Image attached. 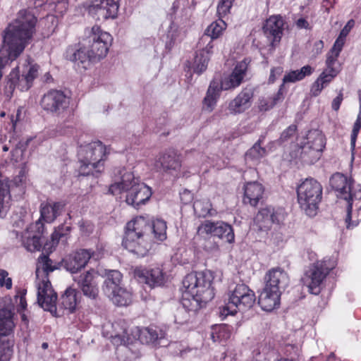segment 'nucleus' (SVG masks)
Segmentation results:
<instances>
[{"instance_id": "obj_56", "label": "nucleus", "mask_w": 361, "mask_h": 361, "mask_svg": "<svg viewBox=\"0 0 361 361\" xmlns=\"http://www.w3.org/2000/svg\"><path fill=\"white\" fill-rule=\"evenodd\" d=\"M190 313L185 311V309L179 308L175 314V322L179 324H183L189 321Z\"/></svg>"}, {"instance_id": "obj_37", "label": "nucleus", "mask_w": 361, "mask_h": 361, "mask_svg": "<svg viewBox=\"0 0 361 361\" xmlns=\"http://www.w3.org/2000/svg\"><path fill=\"white\" fill-rule=\"evenodd\" d=\"M57 269V265L47 255L41 254L37 259L36 267V276L37 278L45 276L46 278L50 272Z\"/></svg>"}, {"instance_id": "obj_13", "label": "nucleus", "mask_w": 361, "mask_h": 361, "mask_svg": "<svg viewBox=\"0 0 361 361\" xmlns=\"http://www.w3.org/2000/svg\"><path fill=\"white\" fill-rule=\"evenodd\" d=\"M131 334L133 338L128 336L126 340L121 338L120 336H116L114 337L113 342L117 345H128L133 343L136 340H139L142 343L155 344L165 336L163 331L152 326L142 329L135 327L132 329Z\"/></svg>"}, {"instance_id": "obj_61", "label": "nucleus", "mask_w": 361, "mask_h": 361, "mask_svg": "<svg viewBox=\"0 0 361 361\" xmlns=\"http://www.w3.org/2000/svg\"><path fill=\"white\" fill-rule=\"evenodd\" d=\"M314 68L310 65H306L302 67L300 70H298L300 75L302 79L305 78L306 76L311 75L314 72Z\"/></svg>"}, {"instance_id": "obj_35", "label": "nucleus", "mask_w": 361, "mask_h": 361, "mask_svg": "<svg viewBox=\"0 0 361 361\" xmlns=\"http://www.w3.org/2000/svg\"><path fill=\"white\" fill-rule=\"evenodd\" d=\"M35 8L44 7V9L54 11L59 14H63L68 8L67 0H32Z\"/></svg>"}, {"instance_id": "obj_40", "label": "nucleus", "mask_w": 361, "mask_h": 361, "mask_svg": "<svg viewBox=\"0 0 361 361\" xmlns=\"http://www.w3.org/2000/svg\"><path fill=\"white\" fill-rule=\"evenodd\" d=\"M114 293L107 295L114 303L119 306L128 305L132 301V294L130 291L120 286L114 288Z\"/></svg>"}, {"instance_id": "obj_41", "label": "nucleus", "mask_w": 361, "mask_h": 361, "mask_svg": "<svg viewBox=\"0 0 361 361\" xmlns=\"http://www.w3.org/2000/svg\"><path fill=\"white\" fill-rule=\"evenodd\" d=\"M122 279V274L117 270H110L107 274L106 279L104 281L103 291L106 295L114 293V288L119 286Z\"/></svg>"}, {"instance_id": "obj_29", "label": "nucleus", "mask_w": 361, "mask_h": 361, "mask_svg": "<svg viewBox=\"0 0 361 361\" xmlns=\"http://www.w3.org/2000/svg\"><path fill=\"white\" fill-rule=\"evenodd\" d=\"M281 295L278 292L264 287L259 297L258 303L263 310L272 311L279 307Z\"/></svg>"}, {"instance_id": "obj_55", "label": "nucleus", "mask_w": 361, "mask_h": 361, "mask_svg": "<svg viewBox=\"0 0 361 361\" xmlns=\"http://www.w3.org/2000/svg\"><path fill=\"white\" fill-rule=\"evenodd\" d=\"M338 75V73L325 68L317 78L326 87Z\"/></svg>"}, {"instance_id": "obj_32", "label": "nucleus", "mask_w": 361, "mask_h": 361, "mask_svg": "<svg viewBox=\"0 0 361 361\" xmlns=\"http://www.w3.org/2000/svg\"><path fill=\"white\" fill-rule=\"evenodd\" d=\"M207 302L202 300V297L197 293H190L188 290L184 289L181 309H185V311L190 313H195L201 307L202 303L205 304Z\"/></svg>"}, {"instance_id": "obj_62", "label": "nucleus", "mask_w": 361, "mask_h": 361, "mask_svg": "<svg viewBox=\"0 0 361 361\" xmlns=\"http://www.w3.org/2000/svg\"><path fill=\"white\" fill-rule=\"evenodd\" d=\"M283 72L282 68L276 67L273 68L271 70L270 75H269V82H274L276 78V75H280Z\"/></svg>"}, {"instance_id": "obj_30", "label": "nucleus", "mask_w": 361, "mask_h": 361, "mask_svg": "<svg viewBox=\"0 0 361 361\" xmlns=\"http://www.w3.org/2000/svg\"><path fill=\"white\" fill-rule=\"evenodd\" d=\"M158 162L160 163L161 169L169 173L178 172L181 167L180 156L173 150H169L162 154Z\"/></svg>"}, {"instance_id": "obj_22", "label": "nucleus", "mask_w": 361, "mask_h": 361, "mask_svg": "<svg viewBox=\"0 0 361 361\" xmlns=\"http://www.w3.org/2000/svg\"><path fill=\"white\" fill-rule=\"evenodd\" d=\"M265 287L281 294L289 282L287 273L281 268H273L265 275Z\"/></svg>"}, {"instance_id": "obj_7", "label": "nucleus", "mask_w": 361, "mask_h": 361, "mask_svg": "<svg viewBox=\"0 0 361 361\" xmlns=\"http://www.w3.org/2000/svg\"><path fill=\"white\" fill-rule=\"evenodd\" d=\"M39 66L30 62L24 66L22 74H20L18 67L13 68L6 78L5 94L8 98L13 96L16 88L20 91H27L32 85L33 80L37 77Z\"/></svg>"}, {"instance_id": "obj_21", "label": "nucleus", "mask_w": 361, "mask_h": 361, "mask_svg": "<svg viewBox=\"0 0 361 361\" xmlns=\"http://www.w3.org/2000/svg\"><path fill=\"white\" fill-rule=\"evenodd\" d=\"M254 91L251 87L243 89L236 97L230 101L227 109L230 114L237 115L245 112L252 104Z\"/></svg>"}, {"instance_id": "obj_26", "label": "nucleus", "mask_w": 361, "mask_h": 361, "mask_svg": "<svg viewBox=\"0 0 361 361\" xmlns=\"http://www.w3.org/2000/svg\"><path fill=\"white\" fill-rule=\"evenodd\" d=\"M74 280L77 281L85 296L92 300L97 298L99 289L94 278L93 271H88L80 275L78 279Z\"/></svg>"}, {"instance_id": "obj_10", "label": "nucleus", "mask_w": 361, "mask_h": 361, "mask_svg": "<svg viewBox=\"0 0 361 361\" xmlns=\"http://www.w3.org/2000/svg\"><path fill=\"white\" fill-rule=\"evenodd\" d=\"M216 237L228 243L235 241V234L232 226L223 221H212L204 220L197 228L195 238L197 240L210 239Z\"/></svg>"}, {"instance_id": "obj_43", "label": "nucleus", "mask_w": 361, "mask_h": 361, "mask_svg": "<svg viewBox=\"0 0 361 361\" xmlns=\"http://www.w3.org/2000/svg\"><path fill=\"white\" fill-rule=\"evenodd\" d=\"M41 141L42 139L40 137H35L28 138L25 142H19L15 149L11 152L12 159L15 162H20L23 161L24 152L27 146L32 142L39 144Z\"/></svg>"}, {"instance_id": "obj_48", "label": "nucleus", "mask_w": 361, "mask_h": 361, "mask_svg": "<svg viewBox=\"0 0 361 361\" xmlns=\"http://www.w3.org/2000/svg\"><path fill=\"white\" fill-rule=\"evenodd\" d=\"M354 20L351 19L348 20L346 25L340 32V34L337 39H336V41L334 42V44L343 47L345 42V37L349 34V32H350L351 29L354 27Z\"/></svg>"}, {"instance_id": "obj_19", "label": "nucleus", "mask_w": 361, "mask_h": 361, "mask_svg": "<svg viewBox=\"0 0 361 361\" xmlns=\"http://www.w3.org/2000/svg\"><path fill=\"white\" fill-rule=\"evenodd\" d=\"M57 295L48 279H42L38 284L37 302L44 310L51 314L56 311Z\"/></svg>"}, {"instance_id": "obj_49", "label": "nucleus", "mask_w": 361, "mask_h": 361, "mask_svg": "<svg viewBox=\"0 0 361 361\" xmlns=\"http://www.w3.org/2000/svg\"><path fill=\"white\" fill-rule=\"evenodd\" d=\"M261 140L259 139L257 143H255L252 147H251L247 152L246 156L252 159H259L264 157L266 150L264 148L261 147Z\"/></svg>"}, {"instance_id": "obj_42", "label": "nucleus", "mask_w": 361, "mask_h": 361, "mask_svg": "<svg viewBox=\"0 0 361 361\" xmlns=\"http://www.w3.org/2000/svg\"><path fill=\"white\" fill-rule=\"evenodd\" d=\"M11 197L8 182L0 180V217L6 215L9 207Z\"/></svg>"}, {"instance_id": "obj_9", "label": "nucleus", "mask_w": 361, "mask_h": 361, "mask_svg": "<svg viewBox=\"0 0 361 361\" xmlns=\"http://www.w3.org/2000/svg\"><path fill=\"white\" fill-rule=\"evenodd\" d=\"M15 327L11 312L0 311V361H9L13 353Z\"/></svg>"}, {"instance_id": "obj_50", "label": "nucleus", "mask_w": 361, "mask_h": 361, "mask_svg": "<svg viewBox=\"0 0 361 361\" xmlns=\"http://www.w3.org/2000/svg\"><path fill=\"white\" fill-rule=\"evenodd\" d=\"M277 100L278 97H276L262 98L259 100V109L261 111H267L276 105Z\"/></svg>"}, {"instance_id": "obj_14", "label": "nucleus", "mask_w": 361, "mask_h": 361, "mask_svg": "<svg viewBox=\"0 0 361 361\" xmlns=\"http://www.w3.org/2000/svg\"><path fill=\"white\" fill-rule=\"evenodd\" d=\"M334 267V263L329 266L326 261H321L315 262L309 268L302 280L311 293L318 295L320 293L322 281Z\"/></svg>"}, {"instance_id": "obj_51", "label": "nucleus", "mask_w": 361, "mask_h": 361, "mask_svg": "<svg viewBox=\"0 0 361 361\" xmlns=\"http://www.w3.org/2000/svg\"><path fill=\"white\" fill-rule=\"evenodd\" d=\"M235 0H219L217 6V13L219 17L223 18L230 12Z\"/></svg>"}, {"instance_id": "obj_57", "label": "nucleus", "mask_w": 361, "mask_h": 361, "mask_svg": "<svg viewBox=\"0 0 361 361\" xmlns=\"http://www.w3.org/2000/svg\"><path fill=\"white\" fill-rule=\"evenodd\" d=\"M302 78L300 75L298 70L291 71L284 75L283 78V83L286 82H295L297 81L302 80Z\"/></svg>"}, {"instance_id": "obj_17", "label": "nucleus", "mask_w": 361, "mask_h": 361, "mask_svg": "<svg viewBox=\"0 0 361 361\" xmlns=\"http://www.w3.org/2000/svg\"><path fill=\"white\" fill-rule=\"evenodd\" d=\"M119 0H92L88 11L97 20H106L116 17Z\"/></svg>"}, {"instance_id": "obj_20", "label": "nucleus", "mask_w": 361, "mask_h": 361, "mask_svg": "<svg viewBox=\"0 0 361 361\" xmlns=\"http://www.w3.org/2000/svg\"><path fill=\"white\" fill-rule=\"evenodd\" d=\"M44 224L37 220L31 224L23 236V244L30 252H35L42 247V238L44 233Z\"/></svg>"}, {"instance_id": "obj_18", "label": "nucleus", "mask_w": 361, "mask_h": 361, "mask_svg": "<svg viewBox=\"0 0 361 361\" xmlns=\"http://www.w3.org/2000/svg\"><path fill=\"white\" fill-rule=\"evenodd\" d=\"M250 61V59L245 58L238 62L231 73L222 79L221 88L228 90L239 87L247 76Z\"/></svg>"}, {"instance_id": "obj_47", "label": "nucleus", "mask_w": 361, "mask_h": 361, "mask_svg": "<svg viewBox=\"0 0 361 361\" xmlns=\"http://www.w3.org/2000/svg\"><path fill=\"white\" fill-rule=\"evenodd\" d=\"M209 59L208 56H205L203 54L197 53L193 63V71L197 74L204 72L207 67Z\"/></svg>"}, {"instance_id": "obj_53", "label": "nucleus", "mask_w": 361, "mask_h": 361, "mask_svg": "<svg viewBox=\"0 0 361 361\" xmlns=\"http://www.w3.org/2000/svg\"><path fill=\"white\" fill-rule=\"evenodd\" d=\"M361 128V114H358L357 119L353 125L351 136H350V145L353 149L355 148L357 135Z\"/></svg>"}, {"instance_id": "obj_38", "label": "nucleus", "mask_w": 361, "mask_h": 361, "mask_svg": "<svg viewBox=\"0 0 361 361\" xmlns=\"http://www.w3.org/2000/svg\"><path fill=\"white\" fill-rule=\"evenodd\" d=\"M193 209L198 217L214 216L217 214L216 211L212 209L210 200L207 198L195 200L193 204Z\"/></svg>"}, {"instance_id": "obj_24", "label": "nucleus", "mask_w": 361, "mask_h": 361, "mask_svg": "<svg viewBox=\"0 0 361 361\" xmlns=\"http://www.w3.org/2000/svg\"><path fill=\"white\" fill-rule=\"evenodd\" d=\"M135 276L142 282L151 287L159 286L164 283L165 276L159 267L145 269L141 267L135 269Z\"/></svg>"}, {"instance_id": "obj_60", "label": "nucleus", "mask_w": 361, "mask_h": 361, "mask_svg": "<svg viewBox=\"0 0 361 361\" xmlns=\"http://www.w3.org/2000/svg\"><path fill=\"white\" fill-rule=\"evenodd\" d=\"M343 100V94L342 91L341 90L338 93V96L334 98L331 102V108L335 111H338L340 106Z\"/></svg>"}, {"instance_id": "obj_1", "label": "nucleus", "mask_w": 361, "mask_h": 361, "mask_svg": "<svg viewBox=\"0 0 361 361\" xmlns=\"http://www.w3.org/2000/svg\"><path fill=\"white\" fill-rule=\"evenodd\" d=\"M37 18L27 10H21L17 18L11 23L3 36V44L0 49V80L1 70L14 61L24 50L35 31Z\"/></svg>"}, {"instance_id": "obj_8", "label": "nucleus", "mask_w": 361, "mask_h": 361, "mask_svg": "<svg viewBox=\"0 0 361 361\" xmlns=\"http://www.w3.org/2000/svg\"><path fill=\"white\" fill-rule=\"evenodd\" d=\"M213 276L209 271L192 272L188 274L183 281V289L190 293H197L204 301H210L214 297L212 286Z\"/></svg>"}, {"instance_id": "obj_25", "label": "nucleus", "mask_w": 361, "mask_h": 361, "mask_svg": "<svg viewBox=\"0 0 361 361\" xmlns=\"http://www.w3.org/2000/svg\"><path fill=\"white\" fill-rule=\"evenodd\" d=\"M284 20L281 16H270L263 26V30L266 36L272 39L271 44L279 42L282 37Z\"/></svg>"}, {"instance_id": "obj_16", "label": "nucleus", "mask_w": 361, "mask_h": 361, "mask_svg": "<svg viewBox=\"0 0 361 361\" xmlns=\"http://www.w3.org/2000/svg\"><path fill=\"white\" fill-rule=\"evenodd\" d=\"M40 104L43 109L59 115L68 108L69 99L61 91L51 90L43 96Z\"/></svg>"}, {"instance_id": "obj_31", "label": "nucleus", "mask_w": 361, "mask_h": 361, "mask_svg": "<svg viewBox=\"0 0 361 361\" xmlns=\"http://www.w3.org/2000/svg\"><path fill=\"white\" fill-rule=\"evenodd\" d=\"M263 193L264 188L262 184L255 181L247 183L244 187L243 202L255 207L262 197Z\"/></svg>"}, {"instance_id": "obj_4", "label": "nucleus", "mask_w": 361, "mask_h": 361, "mask_svg": "<svg viewBox=\"0 0 361 361\" xmlns=\"http://www.w3.org/2000/svg\"><path fill=\"white\" fill-rule=\"evenodd\" d=\"M322 185L314 178H306L297 188L300 207L310 216H314L322 198Z\"/></svg>"}, {"instance_id": "obj_33", "label": "nucleus", "mask_w": 361, "mask_h": 361, "mask_svg": "<svg viewBox=\"0 0 361 361\" xmlns=\"http://www.w3.org/2000/svg\"><path fill=\"white\" fill-rule=\"evenodd\" d=\"M226 28V23L221 19L212 23L206 29L204 35L200 38L199 45H204L209 38L212 39L219 37Z\"/></svg>"}, {"instance_id": "obj_12", "label": "nucleus", "mask_w": 361, "mask_h": 361, "mask_svg": "<svg viewBox=\"0 0 361 361\" xmlns=\"http://www.w3.org/2000/svg\"><path fill=\"white\" fill-rule=\"evenodd\" d=\"M88 39L89 46L87 48L93 59L99 61L105 57L113 40L111 35L102 31L99 26L94 25L92 27Z\"/></svg>"}, {"instance_id": "obj_23", "label": "nucleus", "mask_w": 361, "mask_h": 361, "mask_svg": "<svg viewBox=\"0 0 361 361\" xmlns=\"http://www.w3.org/2000/svg\"><path fill=\"white\" fill-rule=\"evenodd\" d=\"M92 255L90 250L80 249L66 257L64 266L67 271L77 273L85 267Z\"/></svg>"}, {"instance_id": "obj_34", "label": "nucleus", "mask_w": 361, "mask_h": 361, "mask_svg": "<svg viewBox=\"0 0 361 361\" xmlns=\"http://www.w3.org/2000/svg\"><path fill=\"white\" fill-rule=\"evenodd\" d=\"M342 46L334 44L331 49L326 54V59L325 61L326 69L330 70L332 72L339 73L342 70V63L338 61V56L343 49Z\"/></svg>"}, {"instance_id": "obj_39", "label": "nucleus", "mask_w": 361, "mask_h": 361, "mask_svg": "<svg viewBox=\"0 0 361 361\" xmlns=\"http://www.w3.org/2000/svg\"><path fill=\"white\" fill-rule=\"evenodd\" d=\"M78 303L77 291L75 289L68 288L61 295L59 300V305L69 312H73Z\"/></svg>"}, {"instance_id": "obj_45", "label": "nucleus", "mask_w": 361, "mask_h": 361, "mask_svg": "<svg viewBox=\"0 0 361 361\" xmlns=\"http://www.w3.org/2000/svg\"><path fill=\"white\" fill-rule=\"evenodd\" d=\"M70 60L78 63V64H84L90 61H95L93 59V57L91 56L88 48L86 47L80 48L75 51L70 57Z\"/></svg>"}, {"instance_id": "obj_63", "label": "nucleus", "mask_w": 361, "mask_h": 361, "mask_svg": "<svg viewBox=\"0 0 361 361\" xmlns=\"http://www.w3.org/2000/svg\"><path fill=\"white\" fill-rule=\"evenodd\" d=\"M63 229V227L58 228L54 231V232L51 235V238L54 242H58L59 239L65 235L61 230Z\"/></svg>"}, {"instance_id": "obj_6", "label": "nucleus", "mask_w": 361, "mask_h": 361, "mask_svg": "<svg viewBox=\"0 0 361 361\" xmlns=\"http://www.w3.org/2000/svg\"><path fill=\"white\" fill-rule=\"evenodd\" d=\"M256 300L255 295L245 284H238L231 291L228 302L219 307L220 314L224 317L234 315L238 311L245 312L250 310Z\"/></svg>"}, {"instance_id": "obj_64", "label": "nucleus", "mask_w": 361, "mask_h": 361, "mask_svg": "<svg viewBox=\"0 0 361 361\" xmlns=\"http://www.w3.org/2000/svg\"><path fill=\"white\" fill-rule=\"evenodd\" d=\"M296 25L299 28H307L309 23L305 18H301L296 21Z\"/></svg>"}, {"instance_id": "obj_28", "label": "nucleus", "mask_w": 361, "mask_h": 361, "mask_svg": "<svg viewBox=\"0 0 361 361\" xmlns=\"http://www.w3.org/2000/svg\"><path fill=\"white\" fill-rule=\"evenodd\" d=\"M64 204L60 202H43L40 204V218L47 223L53 222L61 214Z\"/></svg>"}, {"instance_id": "obj_15", "label": "nucleus", "mask_w": 361, "mask_h": 361, "mask_svg": "<svg viewBox=\"0 0 361 361\" xmlns=\"http://www.w3.org/2000/svg\"><path fill=\"white\" fill-rule=\"evenodd\" d=\"M307 142L301 147L300 157L307 163H314L319 159L326 145V139L322 132L314 130L307 134Z\"/></svg>"}, {"instance_id": "obj_5", "label": "nucleus", "mask_w": 361, "mask_h": 361, "mask_svg": "<svg viewBox=\"0 0 361 361\" xmlns=\"http://www.w3.org/2000/svg\"><path fill=\"white\" fill-rule=\"evenodd\" d=\"M78 154L80 163L79 173L82 176H88L94 174V169H97V172L101 171L106 147L102 142L96 141L80 147Z\"/></svg>"}, {"instance_id": "obj_3", "label": "nucleus", "mask_w": 361, "mask_h": 361, "mask_svg": "<svg viewBox=\"0 0 361 361\" xmlns=\"http://www.w3.org/2000/svg\"><path fill=\"white\" fill-rule=\"evenodd\" d=\"M109 192L114 195L127 192L126 202L135 208L145 204L152 195L151 188L143 183H137L131 173H124L121 181L111 184Z\"/></svg>"}, {"instance_id": "obj_2", "label": "nucleus", "mask_w": 361, "mask_h": 361, "mask_svg": "<svg viewBox=\"0 0 361 361\" xmlns=\"http://www.w3.org/2000/svg\"><path fill=\"white\" fill-rule=\"evenodd\" d=\"M149 230L150 224L146 218L141 216L135 218L126 225L122 245L137 257H145L151 247L150 243L145 238Z\"/></svg>"}, {"instance_id": "obj_58", "label": "nucleus", "mask_w": 361, "mask_h": 361, "mask_svg": "<svg viewBox=\"0 0 361 361\" xmlns=\"http://www.w3.org/2000/svg\"><path fill=\"white\" fill-rule=\"evenodd\" d=\"M326 87L322 81H319V79L317 78L312 85L310 89V94L313 97L318 96L322 91V90Z\"/></svg>"}, {"instance_id": "obj_36", "label": "nucleus", "mask_w": 361, "mask_h": 361, "mask_svg": "<svg viewBox=\"0 0 361 361\" xmlns=\"http://www.w3.org/2000/svg\"><path fill=\"white\" fill-rule=\"evenodd\" d=\"M222 90L224 89L221 88V85H219L217 81L212 80L210 82L204 98V104L209 111H212L216 106Z\"/></svg>"}, {"instance_id": "obj_52", "label": "nucleus", "mask_w": 361, "mask_h": 361, "mask_svg": "<svg viewBox=\"0 0 361 361\" xmlns=\"http://www.w3.org/2000/svg\"><path fill=\"white\" fill-rule=\"evenodd\" d=\"M297 130V126L295 125H290L285 130H283L278 140L279 144H282L284 142L288 141L293 137Z\"/></svg>"}, {"instance_id": "obj_46", "label": "nucleus", "mask_w": 361, "mask_h": 361, "mask_svg": "<svg viewBox=\"0 0 361 361\" xmlns=\"http://www.w3.org/2000/svg\"><path fill=\"white\" fill-rule=\"evenodd\" d=\"M166 224L164 221L157 219L152 224V228L154 238L158 240L163 241L166 238Z\"/></svg>"}, {"instance_id": "obj_44", "label": "nucleus", "mask_w": 361, "mask_h": 361, "mask_svg": "<svg viewBox=\"0 0 361 361\" xmlns=\"http://www.w3.org/2000/svg\"><path fill=\"white\" fill-rule=\"evenodd\" d=\"M231 336L229 327L226 324H220L213 327L211 338L214 342H223L227 341Z\"/></svg>"}, {"instance_id": "obj_54", "label": "nucleus", "mask_w": 361, "mask_h": 361, "mask_svg": "<svg viewBox=\"0 0 361 361\" xmlns=\"http://www.w3.org/2000/svg\"><path fill=\"white\" fill-rule=\"evenodd\" d=\"M361 128V114H358L357 119L353 125L351 136H350V145L353 149L355 148L357 135Z\"/></svg>"}, {"instance_id": "obj_59", "label": "nucleus", "mask_w": 361, "mask_h": 361, "mask_svg": "<svg viewBox=\"0 0 361 361\" xmlns=\"http://www.w3.org/2000/svg\"><path fill=\"white\" fill-rule=\"evenodd\" d=\"M205 43H207V45L203 47L199 53L203 54L205 56H208L209 59L210 58V56L212 54V49L214 47L213 44V39L209 38L208 41H207Z\"/></svg>"}, {"instance_id": "obj_27", "label": "nucleus", "mask_w": 361, "mask_h": 361, "mask_svg": "<svg viewBox=\"0 0 361 361\" xmlns=\"http://www.w3.org/2000/svg\"><path fill=\"white\" fill-rule=\"evenodd\" d=\"M279 221L278 214L271 208L260 209L255 218V224L258 231L264 232L269 231L272 224H279Z\"/></svg>"}, {"instance_id": "obj_11", "label": "nucleus", "mask_w": 361, "mask_h": 361, "mask_svg": "<svg viewBox=\"0 0 361 361\" xmlns=\"http://www.w3.org/2000/svg\"><path fill=\"white\" fill-rule=\"evenodd\" d=\"M353 180L348 178L346 176L341 173L333 174L330 178V185L332 188L337 192L336 196L339 198L345 200L348 202L347 216L345 221L348 224L347 227L350 228V221L351 220V213L353 209V193L352 187Z\"/></svg>"}]
</instances>
